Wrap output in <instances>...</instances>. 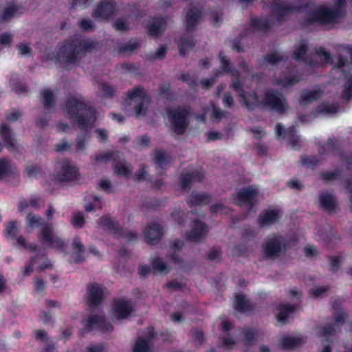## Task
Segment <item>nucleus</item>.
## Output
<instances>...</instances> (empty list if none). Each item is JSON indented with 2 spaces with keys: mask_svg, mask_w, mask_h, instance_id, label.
I'll list each match as a JSON object with an SVG mask.
<instances>
[{
  "mask_svg": "<svg viewBox=\"0 0 352 352\" xmlns=\"http://www.w3.org/2000/svg\"><path fill=\"white\" fill-rule=\"evenodd\" d=\"M43 107L47 113L49 110L54 108L56 104V99L53 93L49 89L43 91Z\"/></svg>",
  "mask_w": 352,
  "mask_h": 352,
  "instance_id": "38",
  "label": "nucleus"
},
{
  "mask_svg": "<svg viewBox=\"0 0 352 352\" xmlns=\"http://www.w3.org/2000/svg\"><path fill=\"white\" fill-rule=\"evenodd\" d=\"M143 233L145 242L150 245L158 244L164 234L163 227L157 223H151Z\"/></svg>",
  "mask_w": 352,
  "mask_h": 352,
  "instance_id": "16",
  "label": "nucleus"
},
{
  "mask_svg": "<svg viewBox=\"0 0 352 352\" xmlns=\"http://www.w3.org/2000/svg\"><path fill=\"white\" fill-rule=\"evenodd\" d=\"M287 59V56H285L277 52H272L264 56V60L271 65H276L280 62L286 61Z\"/></svg>",
  "mask_w": 352,
  "mask_h": 352,
  "instance_id": "40",
  "label": "nucleus"
},
{
  "mask_svg": "<svg viewBox=\"0 0 352 352\" xmlns=\"http://www.w3.org/2000/svg\"><path fill=\"white\" fill-rule=\"evenodd\" d=\"M85 223V218L80 211H74L72 212L71 218V224L76 229L82 228Z\"/></svg>",
  "mask_w": 352,
  "mask_h": 352,
  "instance_id": "47",
  "label": "nucleus"
},
{
  "mask_svg": "<svg viewBox=\"0 0 352 352\" xmlns=\"http://www.w3.org/2000/svg\"><path fill=\"white\" fill-rule=\"evenodd\" d=\"M100 226L109 232L114 234L116 238H125L128 241H134L138 239L137 232L129 229H124L120 223L109 214L101 217L98 220Z\"/></svg>",
  "mask_w": 352,
  "mask_h": 352,
  "instance_id": "10",
  "label": "nucleus"
},
{
  "mask_svg": "<svg viewBox=\"0 0 352 352\" xmlns=\"http://www.w3.org/2000/svg\"><path fill=\"white\" fill-rule=\"evenodd\" d=\"M196 42L193 36L188 34H183L178 41L177 47L181 56H184L187 53L192 50L195 46Z\"/></svg>",
  "mask_w": 352,
  "mask_h": 352,
  "instance_id": "27",
  "label": "nucleus"
},
{
  "mask_svg": "<svg viewBox=\"0 0 352 352\" xmlns=\"http://www.w3.org/2000/svg\"><path fill=\"white\" fill-rule=\"evenodd\" d=\"M218 58L221 65L222 72L225 74L230 75L232 80L230 83H234L237 80H241V73L240 72L232 67V64L230 59L225 55L223 51H221L218 54Z\"/></svg>",
  "mask_w": 352,
  "mask_h": 352,
  "instance_id": "20",
  "label": "nucleus"
},
{
  "mask_svg": "<svg viewBox=\"0 0 352 352\" xmlns=\"http://www.w3.org/2000/svg\"><path fill=\"white\" fill-rule=\"evenodd\" d=\"M6 237H10L14 239L17 234V227L16 226V221H11L6 226Z\"/></svg>",
  "mask_w": 352,
  "mask_h": 352,
  "instance_id": "59",
  "label": "nucleus"
},
{
  "mask_svg": "<svg viewBox=\"0 0 352 352\" xmlns=\"http://www.w3.org/2000/svg\"><path fill=\"white\" fill-rule=\"evenodd\" d=\"M0 135L3 140L5 146L10 150L14 148V139L12 136V131L6 124H2L0 128Z\"/></svg>",
  "mask_w": 352,
  "mask_h": 352,
  "instance_id": "35",
  "label": "nucleus"
},
{
  "mask_svg": "<svg viewBox=\"0 0 352 352\" xmlns=\"http://www.w3.org/2000/svg\"><path fill=\"white\" fill-rule=\"evenodd\" d=\"M80 173L74 162L67 159L57 162L54 175V180L60 182H73L78 179Z\"/></svg>",
  "mask_w": 352,
  "mask_h": 352,
  "instance_id": "8",
  "label": "nucleus"
},
{
  "mask_svg": "<svg viewBox=\"0 0 352 352\" xmlns=\"http://www.w3.org/2000/svg\"><path fill=\"white\" fill-rule=\"evenodd\" d=\"M302 340L298 338L286 336L283 337L281 340V346L284 349H292L295 346L300 345Z\"/></svg>",
  "mask_w": 352,
  "mask_h": 352,
  "instance_id": "41",
  "label": "nucleus"
},
{
  "mask_svg": "<svg viewBox=\"0 0 352 352\" xmlns=\"http://www.w3.org/2000/svg\"><path fill=\"white\" fill-rule=\"evenodd\" d=\"M228 114V111L221 109L218 106L212 105L211 119L213 122H219Z\"/></svg>",
  "mask_w": 352,
  "mask_h": 352,
  "instance_id": "48",
  "label": "nucleus"
},
{
  "mask_svg": "<svg viewBox=\"0 0 352 352\" xmlns=\"http://www.w3.org/2000/svg\"><path fill=\"white\" fill-rule=\"evenodd\" d=\"M113 169L115 174L124 176L125 177H129L132 173V170L129 167L120 162H116L113 166Z\"/></svg>",
  "mask_w": 352,
  "mask_h": 352,
  "instance_id": "45",
  "label": "nucleus"
},
{
  "mask_svg": "<svg viewBox=\"0 0 352 352\" xmlns=\"http://www.w3.org/2000/svg\"><path fill=\"white\" fill-rule=\"evenodd\" d=\"M72 247V249L75 251L74 261L76 263H80L84 261V257L82 255L84 252V245H82L81 239L78 236H76L74 238Z\"/></svg>",
  "mask_w": 352,
  "mask_h": 352,
  "instance_id": "36",
  "label": "nucleus"
},
{
  "mask_svg": "<svg viewBox=\"0 0 352 352\" xmlns=\"http://www.w3.org/2000/svg\"><path fill=\"white\" fill-rule=\"evenodd\" d=\"M257 195L258 191L252 186L243 187L233 197L234 203L238 206H246L248 214L257 203Z\"/></svg>",
  "mask_w": 352,
  "mask_h": 352,
  "instance_id": "12",
  "label": "nucleus"
},
{
  "mask_svg": "<svg viewBox=\"0 0 352 352\" xmlns=\"http://www.w3.org/2000/svg\"><path fill=\"white\" fill-rule=\"evenodd\" d=\"M160 95L164 97L168 100H171L173 93L170 90V83L160 84L159 85Z\"/></svg>",
  "mask_w": 352,
  "mask_h": 352,
  "instance_id": "58",
  "label": "nucleus"
},
{
  "mask_svg": "<svg viewBox=\"0 0 352 352\" xmlns=\"http://www.w3.org/2000/svg\"><path fill=\"white\" fill-rule=\"evenodd\" d=\"M100 89L104 93V96L108 98H111L115 94L116 90L114 87L107 82H102L100 84Z\"/></svg>",
  "mask_w": 352,
  "mask_h": 352,
  "instance_id": "60",
  "label": "nucleus"
},
{
  "mask_svg": "<svg viewBox=\"0 0 352 352\" xmlns=\"http://www.w3.org/2000/svg\"><path fill=\"white\" fill-rule=\"evenodd\" d=\"M12 89L19 95L25 94L28 91L26 84L21 81L13 82Z\"/></svg>",
  "mask_w": 352,
  "mask_h": 352,
  "instance_id": "63",
  "label": "nucleus"
},
{
  "mask_svg": "<svg viewBox=\"0 0 352 352\" xmlns=\"http://www.w3.org/2000/svg\"><path fill=\"white\" fill-rule=\"evenodd\" d=\"M113 311L117 319H124L131 315L133 307L131 300L120 298L115 302Z\"/></svg>",
  "mask_w": 352,
  "mask_h": 352,
  "instance_id": "21",
  "label": "nucleus"
},
{
  "mask_svg": "<svg viewBox=\"0 0 352 352\" xmlns=\"http://www.w3.org/2000/svg\"><path fill=\"white\" fill-rule=\"evenodd\" d=\"M346 316L347 314L344 312L338 313L333 315V324H336V327L338 329L339 331H340V326L345 323Z\"/></svg>",
  "mask_w": 352,
  "mask_h": 352,
  "instance_id": "62",
  "label": "nucleus"
},
{
  "mask_svg": "<svg viewBox=\"0 0 352 352\" xmlns=\"http://www.w3.org/2000/svg\"><path fill=\"white\" fill-rule=\"evenodd\" d=\"M338 328L336 327V324H325L321 329L320 335L321 336L325 337V340L329 342L330 340L328 338L329 336H334Z\"/></svg>",
  "mask_w": 352,
  "mask_h": 352,
  "instance_id": "49",
  "label": "nucleus"
},
{
  "mask_svg": "<svg viewBox=\"0 0 352 352\" xmlns=\"http://www.w3.org/2000/svg\"><path fill=\"white\" fill-rule=\"evenodd\" d=\"M307 51V45L305 43H300L295 47L292 54V58L296 60L301 61L305 59Z\"/></svg>",
  "mask_w": 352,
  "mask_h": 352,
  "instance_id": "42",
  "label": "nucleus"
},
{
  "mask_svg": "<svg viewBox=\"0 0 352 352\" xmlns=\"http://www.w3.org/2000/svg\"><path fill=\"white\" fill-rule=\"evenodd\" d=\"M244 344L245 346H252L255 344L256 335L250 327L245 328L243 330Z\"/></svg>",
  "mask_w": 352,
  "mask_h": 352,
  "instance_id": "51",
  "label": "nucleus"
},
{
  "mask_svg": "<svg viewBox=\"0 0 352 352\" xmlns=\"http://www.w3.org/2000/svg\"><path fill=\"white\" fill-rule=\"evenodd\" d=\"M116 11V3L113 0H102L94 11L95 18L109 19Z\"/></svg>",
  "mask_w": 352,
  "mask_h": 352,
  "instance_id": "19",
  "label": "nucleus"
},
{
  "mask_svg": "<svg viewBox=\"0 0 352 352\" xmlns=\"http://www.w3.org/2000/svg\"><path fill=\"white\" fill-rule=\"evenodd\" d=\"M345 3V0H335L333 8L324 6L318 7L311 11L309 16L303 20L302 25L309 26L314 24L324 25L338 23L344 16Z\"/></svg>",
  "mask_w": 352,
  "mask_h": 352,
  "instance_id": "4",
  "label": "nucleus"
},
{
  "mask_svg": "<svg viewBox=\"0 0 352 352\" xmlns=\"http://www.w3.org/2000/svg\"><path fill=\"white\" fill-rule=\"evenodd\" d=\"M65 108L69 118L75 120L78 128L84 129L78 134L76 138V150L83 151L85 148L86 139L89 137L87 129L94 125L97 111L94 107L74 96L66 100Z\"/></svg>",
  "mask_w": 352,
  "mask_h": 352,
  "instance_id": "1",
  "label": "nucleus"
},
{
  "mask_svg": "<svg viewBox=\"0 0 352 352\" xmlns=\"http://www.w3.org/2000/svg\"><path fill=\"white\" fill-rule=\"evenodd\" d=\"M316 54L324 58V62L333 65V59L329 52H328L324 47H319L315 50Z\"/></svg>",
  "mask_w": 352,
  "mask_h": 352,
  "instance_id": "56",
  "label": "nucleus"
},
{
  "mask_svg": "<svg viewBox=\"0 0 352 352\" xmlns=\"http://www.w3.org/2000/svg\"><path fill=\"white\" fill-rule=\"evenodd\" d=\"M301 76L298 72H296L294 74H289L283 78H276V84L280 85L283 87H288L293 86L300 82Z\"/></svg>",
  "mask_w": 352,
  "mask_h": 352,
  "instance_id": "32",
  "label": "nucleus"
},
{
  "mask_svg": "<svg viewBox=\"0 0 352 352\" xmlns=\"http://www.w3.org/2000/svg\"><path fill=\"white\" fill-rule=\"evenodd\" d=\"M98 42L86 38L71 36L65 39L58 47L55 58L63 67L79 65L81 60L88 52L96 48Z\"/></svg>",
  "mask_w": 352,
  "mask_h": 352,
  "instance_id": "3",
  "label": "nucleus"
},
{
  "mask_svg": "<svg viewBox=\"0 0 352 352\" xmlns=\"http://www.w3.org/2000/svg\"><path fill=\"white\" fill-rule=\"evenodd\" d=\"M155 330L153 327H151L148 328V337L147 339H143L142 338H138L135 342V344L133 346V352H150V344L151 342V340L154 337Z\"/></svg>",
  "mask_w": 352,
  "mask_h": 352,
  "instance_id": "26",
  "label": "nucleus"
},
{
  "mask_svg": "<svg viewBox=\"0 0 352 352\" xmlns=\"http://www.w3.org/2000/svg\"><path fill=\"white\" fill-rule=\"evenodd\" d=\"M154 160L155 164L162 169L169 163L168 156L166 155L165 153L160 149L155 150Z\"/></svg>",
  "mask_w": 352,
  "mask_h": 352,
  "instance_id": "44",
  "label": "nucleus"
},
{
  "mask_svg": "<svg viewBox=\"0 0 352 352\" xmlns=\"http://www.w3.org/2000/svg\"><path fill=\"white\" fill-rule=\"evenodd\" d=\"M328 151L334 155L336 154L340 151V142L334 138H329L325 144L318 147V153L321 155H325Z\"/></svg>",
  "mask_w": 352,
  "mask_h": 352,
  "instance_id": "29",
  "label": "nucleus"
},
{
  "mask_svg": "<svg viewBox=\"0 0 352 352\" xmlns=\"http://www.w3.org/2000/svg\"><path fill=\"white\" fill-rule=\"evenodd\" d=\"M201 17V12L197 8H190L186 16V27L188 32L195 31L199 20Z\"/></svg>",
  "mask_w": 352,
  "mask_h": 352,
  "instance_id": "25",
  "label": "nucleus"
},
{
  "mask_svg": "<svg viewBox=\"0 0 352 352\" xmlns=\"http://www.w3.org/2000/svg\"><path fill=\"white\" fill-rule=\"evenodd\" d=\"M10 162L6 159H0V179H3L10 175Z\"/></svg>",
  "mask_w": 352,
  "mask_h": 352,
  "instance_id": "53",
  "label": "nucleus"
},
{
  "mask_svg": "<svg viewBox=\"0 0 352 352\" xmlns=\"http://www.w3.org/2000/svg\"><path fill=\"white\" fill-rule=\"evenodd\" d=\"M301 163L302 165L307 167H316L320 161L316 156H308V155H302L300 157Z\"/></svg>",
  "mask_w": 352,
  "mask_h": 352,
  "instance_id": "54",
  "label": "nucleus"
},
{
  "mask_svg": "<svg viewBox=\"0 0 352 352\" xmlns=\"http://www.w3.org/2000/svg\"><path fill=\"white\" fill-rule=\"evenodd\" d=\"M342 98L346 100L352 98V76L347 78L346 83L344 85L342 92Z\"/></svg>",
  "mask_w": 352,
  "mask_h": 352,
  "instance_id": "57",
  "label": "nucleus"
},
{
  "mask_svg": "<svg viewBox=\"0 0 352 352\" xmlns=\"http://www.w3.org/2000/svg\"><path fill=\"white\" fill-rule=\"evenodd\" d=\"M276 135L277 138H287L289 144L294 150H299L301 147L300 140L296 135V130L294 126L285 129L280 122L276 125Z\"/></svg>",
  "mask_w": 352,
  "mask_h": 352,
  "instance_id": "15",
  "label": "nucleus"
},
{
  "mask_svg": "<svg viewBox=\"0 0 352 352\" xmlns=\"http://www.w3.org/2000/svg\"><path fill=\"white\" fill-rule=\"evenodd\" d=\"M340 176V172L338 170L325 171L320 173V179L324 182L333 181Z\"/></svg>",
  "mask_w": 352,
  "mask_h": 352,
  "instance_id": "61",
  "label": "nucleus"
},
{
  "mask_svg": "<svg viewBox=\"0 0 352 352\" xmlns=\"http://www.w3.org/2000/svg\"><path fill=\"white\" fill-rule=\"evenodd\" d=\"M279 219L278 210H263L257 218V223L261 228L270 226L275 223Z\"/></svg>",
  "mask_w": 352,
  "mask_h": 352,
  "instance_id": "22",
  "label": "nucleus"
},
{
  "mask_svg": "<svg viewBox=\"0 0 352 352\" xmlns=\"http://www.w3.org/2000/svg\"><path fill=\"white\" fill-rule=\"evenodd\" d=\"M329 260H330V265H331V267H330V270L333 272V273H336L338 272V270L340 269V257L338 256H330L329 257Z\"/></svg>",
  "mask_w": 352,
  "mask_h": 352,
  "instance_id": "64",
  "label": "nucleus"
},
{
  "mask_svg": "<svg viewBox=\"0 0 352 352\" xmlns=\"http://www.w3.org/2000/svg\"><path fill=\"white\" fill-rule=\"evenodd\" d=\"M338 106L335 104L322 103L317 107L316 110L320 113H333L338 111Z\"/></svg>",
  "mask_w": 352,
  "mask_h": 352,
  "instance_id": "55",
  "label": "nucleus"
},
{
  "mask_svg": "<svg viewBox=\"0 0 352 352\" xmlns=\"http://www.w3.org/2000/svg\"><path fill=\"white\" fill-rule=\"evenodd\" d=\"M151 265L155 272H160L165 274L169 272L166 263L160 257L154 258L151 263Z\"/></svg>",
  "mask_w": 352,
  "mask_h": 352,
  "instance_id": "46",
  "label": "nucleus"
},
{
  "mask_svg": "<svg viewBox=\"0 0 352 352\" xmlns=\"http://www.w3.org/2000/svg\"><path fill=\"white\" fill-rule=\"evenodd\" d=\"M321 95V92L318 90H307L303 89L299 98V104L305 105L311 102L316 100Z\"/></svg>",
  "mask_w": 352,
  "mask_h": 352,
  "instance_id": "33",
  "label": "nucleus"
},
{
  "mask_svg": "<svg viewBox=\"0 0 352 352\" xmlns=\"http://www.w3.org/2000/svg\"><path fill=\"white\" fill-rule=\"evenodd\" d=\"M82 323L85 324V327L79 331V336H80L90 333L94 329H98L103 333L110 332L113 330L112 324L107 321L104 316L101 315H89L87 318L82 320Z\"/></svg>",
  "mask_w": 352,
  "mask_h": 352,
  "instance_id": "11",
  "label": "nucleus"
},
{
  "mask_svg": "<svg viewBox=\"0 0 352 352\" xmlns=\"http://www.w3.org/2000/svg\"><path fill=\"white\" fill-rule=\"evenodd\" d=\"M166 114L174 132L178 135H183L190 124V107L169 108Z\"/></svg>",
  "mask_w": 352,
  "mask_h": 352,
  "instance_id": "5",
  "label": "nucleus"
},
{
  "mask_svg": "<svg viewBox=\"0 0 352 352\" xmlns=\"http://www.w3.org/2000/svg\"><path fill=\"white\" fill-rule=\"evenodd\" d=\"M230 87L236 91L240 97V102L249 111H253L256 107H267L280 115L285 113L289 109V104L280 93L276 94L273 89L265 92L264 100L259 101L258 95L256 91H252L246 95L241 80H237L230 84Z\"/></svg>",
  "mask_w": 352,
  "mask_h": 352,
  "instance_id": "2",
  "label": "nucleus"
},
{
  "mask_svg": "<svg viewBox=\"0 0 352 352\" xmlns=\"http://www.w3.org/2000/svg\"><path fill=\"white\" fill-rule=\"evenodd\" d=\"M102 209L101 198L98 196H93V201L87 203L85 206V211L89 212Z\"/></svg>",
  "mask_w": 352,
  "mask_h": 352,
  "instance_id": "50",
  "label": "nucleus"
},
{
  "mask_svg": "<svg viewBox=\"0 0 352 352\" xmlns=\"http://www.w3.org/2000/svg\"><path fill=\"white\" fill-rule=\"evenodd\" d=\"M23 12V8L13 2L9 4L2 12L1 22H5L14 17L19 16Z\"/></svg>",
  "mask_w": 352,
  "mask_h": 352,
  "instance_id": "28",
  "label": "nucleus"
},
{
  "mask_svg": "<svg viewBox=\"0 0 352 352\" xmlns=\"http://www.w3.org/2000/svg\"><path fill=\"white\" fill-rule=\"evenodd\" d=\"M253 305L250 300L245 299L242 294H237L235 296L234 309L241 313H246L253 310Z\"/></svg>",
  "mask_w": 352,
  "mask_h": 352,
  "instance_id": "30",
  "label": "nucleus"
},
{
  "mask_svg": "<svg viewBox=\"0 0 352 352\" xmlns=\"http://www.w3.org/2000/svg\"><path fill=\"white\" fill-rule=\"evenodd\" d=\"M38 239L44 247L61 250L65 245V241L54 234L52 225L50 223L41 228Z\"/></svg>",
  "mask_w": 352,
  "mask_h": 352,
  "instance_id": "13",
  "label": "nucleus"
},
{
  "mask_svg": "<svg viewBox=\"0 0 352 352\" xmlns=\"http://www.w3.org/2000/svg\"><path fill=\"white\" fill-rule=\"evenodd\" d=\"M140 44L136 38H131L129 42L119 45L118 52L121 54L132 52L138 48Z\"/></svg>",
  "mask_w": 352,
  "mask_h": 352,
  "instance_id": "39",
  "label": "nucleus"
},
{
  "mask_svg": "<svg viewBox=\"0 0 352 352\" xmlns=\"http://www.w3.org/2000/svg\"><path fill=\"white\" fill-rule=\"evenodd\" d=\"M192 229L186 232V239L191 242H197L204 239L207 232V225L199 220L195 219L191 223Z\"/></svg>",
  "mask_w": 352,
  "mask_h": 352,
  "instance_id": "18",
  "label": "nucleus"
},
{
  "mask_svg": "<svg viewBox=\"0 0 352 352\" xmlns=\"http://www.w3.org/2000/svg\"><path fill=\"white\" fill-rule=\"evenodd\" d=\"M211 200L212 195L208 192H192L187 198L186 203L190 208H192L208 205L210 203Z\"/></svg>",
  "mask_w": 352,
  "mask_h": 352,
  "instance_id": "23",
  "label": "nucleus"
},
{
  "mask_svg": "<svg viewBox=\"0 0 352 352\" xmlns=\"http://www.w3.org/2000/svg\"><path fill=\"white\" fill-rule=\"evenodd\" d=\"M104 286L97 283H92L87 287V305L90 311L96 309L104 300Z\"/></svg>",
  "mask_w": 352,
  "mask_h": 352,
  "instance_id": "14",
  "label": "nucleus"
},
{
  "mask_svg": "<svg viewBox=\"0 0 352 352\" xmlns=\"http://www.w3.org/2000/svg\"><path fill=\"white\" fill-rule=\"evenodd\" d=\"M307 6V3L300 6H294L286 1L273 0L270 6V14L278 23H281L293 12H300Z\"/></svg>",
  "mask_w": 352,
  "mask_h": 352,
  "instance_id": "9",
  "label": "nucleus"
},
{
  "mask_svg": "<svg viewBox=\"0 0 352 352\" xmlns=\"http://www.w3.org/2000/svg\"><path fill=\"white\" fill-rule=\"evenodd\" d=\"M319 200L320 208L326 212L328 213L336 212L338 201L333 195L327 192H321L319 194Z\"/></svg>",
  "mask_w": 352,
  "mask_h": 352,
  "instance_id": "24",
  "label": "nucleus"
},
{
  "mask_svg": "<svg viewBox=\"0 0 352 352\" xmlns=\"http://www.w3.org/2000/svg\"><path fill=\"white\" fill-rule=\"evenodd\" d=\"M251 25L256 30L267 32L272 27V23L267 18L254 16L251 18Z\"/></svg>",
  "mask_w": 352,
  "mask_h": 352,
  "instance_id": "34",
  "label": "nucleus"
},
{
  "mask_svg": "<svg viewBox=\"0 0 352 352\" xmlns=\"http://www.w3.org/2000/svg\"><path fill=\"white\" fill-rule=\"evenodd\" d=\"M289 248V241L278 234H274L267 237L261 244V249L266 258L274 260L282 251H287Z\"/></svg>",
  "mask_w": 352,
  "mask_h": 352,
  "instance_id": "6",
  "label": "nucleus"
},
{
  "mask_svg": "<svg viewBox=\"0 0 352 352\" xmlns=\"http://www.w3.org/2000/svg\"><path fill=\"white\" fill-rule=\"evenodd\" d=\"M136 99H140V101L134 106V111L136 117L139 118L146 116L150 103V97L142 85H137L129 90L124 100L125 102L128 100L135 101Z\"/></svg>",
  "mask_w": 352,
  "mask_h": 352,
  "instance_id": "7",
  "label": "nucleus"
},
{
  "mask_svg": "<svg viewBox=\"0 0 352 352\" xmlns=\"http://www.w3.org/2000/svg\"><path fill=\"white\" fill-rule=\"evenodd\" d=\"M26 222L29 227L34 228L37 226H44L45 221L42 219L40 215L34 214L30 212L26 217Z\"/></svg>",
  "mask_w": 352,
  "mask_h": 352,
  "instance_id": "43",
  "label": "nucleus"
},
{
  "mask_svg": "<svg viewBox=\"0 0 352 352\" xmlns=\"http://www.w3.org/2000/svg\"><path fill=\"white\" fill-rule=\"evenodd\" d=\"M296 309V305L290 304H280L278 307L279 312L276 315V319L282 324L287 322L289 314L293 313Z\"/></svg>",
  "mask_w": 352,
  "mask_h": 352,
  "instance_id": "31",
  "label": "nucleus"
},
{
  "mask_svg": "<svg viewBox=\"0 0 352 352\" xmlns=\"http://www.w3.org/2000/svg\"><path fill=\"white\" fill-rule=\"evenodd\" d=\"M167 28V21L162 16H153L146 26V33L148 36L159 38L165 32Z\"/></svg>",
  "mask_w": 352,
  "mask_h": 352,
  "instance_id": "17",
  "label": "nucleus"
},
{
  "mask_svg": "<svg viewBox=\"0 0 352 352\" xmlns=\"http://www.w3.org/2000/svg\"><path fill=\"white\" fill-rule=\"evenodd\" d=\"M192 182V175L190 173H182L179 177V182L183 190H189Z\"/></svg>",
  "mask_w": 352,
  "mask_h": 352,
  "instance_id": "52",
  "label": "nucleus"
},
{
  "mask_svg": "<svg viewBox=\"0 0 352 352\" xmlns=\"http://www.w3.org/2000/svg\"><path fill=\"white\" fill-rule=\"evenodd\" d=\"M120 152L118 151H109L104 153H100L98 155H96L94 158V162H92L93 165H96L98 162L104 161L105 162L113 160L116 162V160L120 157Z\"/></svg>",
  "mask_w": 352,
  "mask_h": 352,
  "instance_id": "37",
  "label": "nucleus"
}]
</instances>
